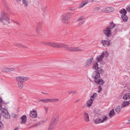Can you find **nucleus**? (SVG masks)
Segmentation results:
<instances>
[{
	"label": "nucleus",
	"mask_w": 130,
	"mask_h": 130,
	"mask_svg": "<svg viewBox=\"0 0 130 130\" xmlns=\"http://www.w3.org/2000/svg\"><path fill=\"white\" fill-rule=\"evenodd\" d=\"M84 118L85 121L86 122H88L89 121V117L88 114L85 112L84 113Z\"/></svg>",
	"instance_id": "2eb2a0df"
},
{
	"label": "nucleus",
	"mask_w": 130,
	"mask_h": 130,
	"mask_svg": "<svg viewBox=\"0 0 130 130\" xmlns=\"http://www.w3.org/2000/svg\"><path fill=\"white\" fill-rule=\"evenodd\" d=\"M119 12L121 14H125V15H126V14L127 13V12L126 10L124 9H122Z\"/></svg>",
	"instance_id": "7c9ffc66"
},
{
	"label": "nucleus",
	"mask_w": 130,
	"mask_h": 130,
	"mask_svg": "<svg viewBox=\"0 0 130 130\" xmlns=\"http://www.w3.org/2000/svg\"><path fill=\"white\" fill-rule=\"evenodd\" d=\"M108 117L106 115H104L102 116L101 118L102 123L106 122L108 119Z\"/></svg>",
	"instance_id": "5701e85b"
},
{
	"label": "nucleus",
	"mask_w": 130,
	"mask_h": 130,
	"mask_svg": "<svg viewBox=\"0 0 130 130\" xmlns=\"http://www.w3.org/2000/svg\"><path fill=\"white\" fill-rule=\"evenodd\" d=\"M1 113L3 116L7 119L10 118V116L7 111L5 109L3 108L1 110Z\"/></svg>",
	"instance_id": "6e6552de"
},
{
	"label": "nucleus",
	"mask_w": 130,
	"mask_h": 130,
	"mask_svg": "<svg viewBox=\"0 0 130 130\" xmlns=\"http://www.w3.org/2000/svg\"><path fill=\"white\" fill-rule=\"evenodd\" d=\"M13 21V22H14L15 21H13H13Z\"/></svg>",
	"instance_id": "e2e57ef3"
},
{
	"label": "nucleus",
	"mask_w": 130,
	"mask_h": 130,
	"mask_svg": "<svg viewBox=\"0 0 130 130\" xmlns=\"http://www.w3.org/2000/svg\"><path fill=\"white\" fill-rule=\"evenodd\" d=\"M93 57H92L89 58L86 61L84 67L87 68L91 66L93 64Z\"/></svg>",
	"instance_id": "423d86ee"
},
{
	"label": "nucleus",
	"mask_w": 130,
	"mask_h": 130,
	"mask_svg": "<svg viewBox=\"0 0 130 130\" xmlns=\"http://www.w3.org/2000/svg\"><path fill=\"white\" fill-rule=\"evenodd\" d=\"M124 100H130V93H128L125 94L123 97ZM130 104V101H124L123 102L121 105V107H124Z\"/></svg>",
	"instance_id": "20e7f679"
},
{
	"label": "nucleus",
	"mask_w": 130,
	"mask_h": 130,
	"mask_svg": "<svg viewBox=\"0 0 130 130\" xmlns=\"http://www.w3.org/2000/svg\"><path fill=\"white\" fill-rule=\"evenodd\" d=\"M78 101V100H77L75 101V102L76 103V102H77Z\"/></svg>",
	"instance_id": "052dcab7"
},
{
	"label": "nucleus",
	"mask_w": 130,
	"mask_h": 130,
	"mask_svg": "<svg viewBox=\"0 0 130 130\" xmlns=\"http://www.w3.org/2000/svg\"><path fill=\"white\" fill-rule=\"evenodd\" d=\"M39 101L40 102H42L43 103H45V99H40Z\"/></svg>",
	"instance_id": "37998d69"
},
{
	"label": "nucleus",
	"mask_w": 130,
	"mask_h": 130,
	"mask_svg": "<svg viewBox=\"0 0 130 130\" xmlns=\"http://www.w3.org/2000/svg\"><path fill=\"white\" fill-rule=\"evenodd\" d=\"M97 95V94L96 93H94L93 94L92 96L91 97V98H94L96 97Z\"/></svg>",
	"instance_id": "c9c22d12"
},
{
	"label": "nucleus",
	"mask_w": 130,
	"mask_h": 130,
	"mask_svg": "<svg viewBox=\"0 0 130 130\" xmlns=\"http://www.w3.org/2000/svg\"><path fill=\"white\" fill-rule=\"evenodd\" d=\"M2 71L4 72H8L7 68H6L3 69L2 70Z\"/></svg>",
	"instance_id": "58836bf2"
},
{
	"label": "nucleus",
	"mask_w": 130,
	"mask_h": 130,
	"mask_svg": "<svg viewBox=\"0 0 130 130\" xmlns=\"http://www.w3.org/2000/svg\"><path fill=\"white\" fill-rule=\"evenodd\" d=\"M0 21L2 22L4 24H6L7 23H9L10 19L6 16H4L2 17H0Z\"/></svg>",
	"instance_id": "9d476101"
},
{
	"label": "nucleus",
	"mask_w": 130,
	"mask_h": 130,
	"mask_svg": "<svg viewBox=\"0 0 130 130\" xmlns=\"http://www.w3.org/2000/svg\"><path fill=\"white\" fill-rule=\"evenodd\" d=\"M101 43L104 46H108L110 45V41L109 40H107L106 41L105 40H102L101 41Z\"/></svg>",
	"instance_id": "4468645a"
},
{
	"label": "nucleus",
	"mask_w": 130,
	"mask_h": 130,
	"mask_svg": "<svg viewBox=\"0 0 130 130\" xmlns=\"http://www.w3.org/2000/svg\"><path fill=\"white\" fill-rule=\"evenodd\" d=\"M85 18V17L84 16H82L81 17H80V18H78L77 20V21H80L81 20H83Z\"/></svg>",
	"instance_id": "72a5a7b5"
},
{
	"label": "nucleus",
	"mask_w": 130,
	"mask_h": 130,
	"mask_svg": "<svg viewBox=\"0 0 130 130\" xmlns=\"http://www.w3.org/2000/svg\"><path fill=\"white\" fill-rule=\"evenodd\" d=\"M85 6V5H84V4L82 2L81 3H80V4L78 6V8H82Z\"/></svg>",
	"instance_id": "473e14b6"
},
{
	"label": "nucleus",
	"mask_w": 130,
	"mask_h": 130,
	"mask_svg": "<svg viewBox=\"0 0 130 130\" xmlns=\"http://www.w3.org/2000/svg\"><path fill=\"white\" fill-rule=\"evenodd\" d=\"M54 128H51L50 126H49L47 130H53V129Z\"/></svg>",
	"instance_id": "de8ad7c7"
},
{
	"label": "nucleus",
	"mask_w": 130,
	"mask_h": 130,
	"mask_svg": "<svg viewBox=\"0 0 130 130\" xmlns=\"http://www.w3.org/2000/svg\"><path fill=\"white\" fill-rule=\"evenodd\" d=\"M114 9L112 7H106L104 8L103 9V11L106 13H109L113 11Z\"/></svg>",
	"instance_id": "9b49d317"
},
{
	"label": "nucleus",
	"mask_w": 130,
	"mask_h": 130,
	"mask_svg": "<svg viewBox=\"0 0 130 130\" xmlns=\"http://www.w3.org/2000/svg\"><path fill=\"white\" fill-rule=\"evenodd\" d=\"M51 102V99H45V103Z\"/></svg>",
	"instance_id": "e433bc0d"
},
{
	"label": "nucleus",
	"mask_w": 130,
	"mask_h": 130,
	"mask_svg": "<svg viewBox=\"0 0 130 130\" xmlns=\"http://www.w3.org/2000/svg\"><path fill=\"white\" fill-rule=\"evenodd\" d=\"M7 68L8 72L13 71L15 69V68Z\"/></svg>",
	"instance_id": "2f4dec72"
},
{
	"label": "nucleus",
	"mask_w": 130,
	"mask_h": 130,
	"mask_svg": "<svg viewBox=\"0 0 130 130\" xmlns=\"http://www.w3.org/2000/svg\"><path fill=\"white\" fill-rule=\"evenodd\" d=\"M109 116L110 118L112 117L115 115V113L114 111V109H112L109 112Z\"/></svg>",
	"instance_id": "4be33fe9"
},
{
	"label": "nucleus",
	"mask_w": 130,
	"mask_h": 130,
	"mask_svg": "<svg viewBox=\"0 0 130 130\" xmlns=\"http://www.w3.org/2000/svg\"><path fill=\"white\" fill-rule=\"evenodd\" d=\"M40 124H41V123L40 122H39V123H37L34 126H37L38 125H40Z\"/></svg>",
	"instance_id": "49530a36"
},
{
	"label": "nucleus",
	"mask_w": 130,
	"mask_h": 130,
	"mask_svg": "<svg viewBox=\"0 0 130 130\" xmlns=\"http://www.w3.org/2000/svg\"><path fill=\"white\" fill-rule=\"evenodd\" d=\"M14 22L15 23H16V24H17L19 25V24H20L19 23V22H17V21H14Z\"/></svg>",
	"instance_id": "864d4df0"
},
{
	"label": "nucleus",
	"mask_w": 130,
	"mask_h": 130,
	"mask_svg": "<svg viewBox=\"0 0 130 130\" xmlns=\"http://www.w3.org/2000/svg\"><path fill=\"white\" fill-rule=\"evenodd\" d=\"M128 124H130V119H129L128 121V123H127Z\"/></svg>",
	"instance_id": "4d7b16f0"
},
{
	"label": "nucleus",
	"mask_w": 130,
	"mask_h": 130,
	"mask_svg": "<svg viewBox=\"0 0 130 130\" xmlns=\"http://www.w3.org/2000/svg\"><path fill=\"white\" fill-rule=\"evenodd\" d=\"M59 100L58 98L51 99V102H58Z\"/></svg>",
	"instance_id": "c756f323"
},
{
	"label": "nucleus",
	"mask_w": 130,
	"mask_h": 130,
	"mask_svg": "<svg viewBox=\"0 0 130 130\" xmlns=\"http://www.w3.org/2000/svg\"><path fill=\"white\" fill-rule=\"evenodd\" d=\"M126 9L128 11H130V4L127 6L126 8Z\"/></svg>",
	"instance_id": "ea45409f"
},
{
	"label": "nucleus",
	"mask_w": 130,
	"mask_h": 130,
	"mask_svg": "<svg viewBox=\"0 0 130 130\" xmlns=\"http://www.w3.org/2000/svg\"><path fill=\"white\" fill-rule=\"evenodd\" d=\"M20 119V122L21 124H25L26 123L27 120V117L26 115H23Z\"/></svg>",
	"instance_id": "dca6fc26"
},
{
	"label": "nucleus",
	"mask_w": 130,
	"mask_h": 130,
	"mask_svg": "<svg viewBox=\"0 0 130 130\" xmlns=\"http://www.w3.org/2000/svg\"><path fill=\"white\" fill-rule=\"evenodd\" d=\"M103 32L105 34L107 37H109L111 35V32L110 29L109 27H107L103 30Z\"/></svg>",
	"instance_id": "1a4fd4ad"
},
{
	"label": "nucleus",
	"mask_w": 130,
	"mask_h": 130,
	"mask_svg": "<svg viewBox=\"0 0 130 130\" xmlns=\"http://www.w3.org/2000/svg\"><path fill=\"white\" fill-rule=\"evenodd\" d=\"M52 119L58 120V115L57 113H54L53 115Z\"/></svg>",
	"instance_id": "a878e982"
},
{
	"label": "nucleus",
	"mask_w": 130,
	"mask_h": 130,
	"mask_svg": "<svg viewBox=\"0 0 130 130\" xmlns=\"http://www.w3.org/2000/svg\"><path fill=\"white\" fill-rule=\"evenodd\" d=\"M29 78L27 77L22 76H18L16 77V79L18 82H23L29 80Z\"/></svg>",
	"instance_id": "0eeeda50"
},
{
	"label": "nucleus",
	"mask_w": 130,
	"mask_h": 130,
	"mask_svg": "<svg viewBox=\"0 0 130 130\" xmlns=\"http://www.w3.org/2000/svg\"><path fill=\"white\" fill-rule=\"evenodd\" d=\"M58 120L54 119H52L50 123L49 126L51 128H54L57 122L58 121Z\"/></svg>",
	"instance_id": "f8f14e48"
},
{
	"label": "nucleus",
	"mask_w": 130,
	"mask_h": 130,
	"mask_svg": "<svg viewBox=\"0 0 130 130\" xmlns=\"http://www.w3.org/2000/svg\"><path fill=\"white\" fill-rule=\"evenodd\" d=\"M72 13H66L64 14L62 16L61 21L63 23L69 24H70V18L71 14H73Z\"/></svg>",
	"instance_id": "7ed1b4c3"
},
{
	"label": "nucleus",
	"mask_w": 130,
	"mask_h": 130,
	"mask_svg": "<svg viewBox=\"0 0 130 130\" xmlns=\"http://www.w3.org/2000/svg\"><path fill=\"white\" fill-rule=\"evenodd\" d=\"M85 5L87 4L89 2L88 0H86L82 2Z\"/></svg>",
	"instance_id": "f704fd0d"
},
{
	"label": "nucleus",
	"mask_w": 130,
	"mask_h": 130,
	"mask_svg": "<svg viewBox=\"0 0 130 130\" xmlns=\"http://www.w3.org/2000/svg\"><path fill=\"white\" fill-rule=\"evenodd\" d=\"M15 45L18 47H22L23 48H27V47L25 45L22 44L20 43H16L14 44Z\"/></svg>",
	"instance_id": "a211bd4d"
},
{
	"label": "nucleus",
	"mask_w": 130,
	"mask_h": 130,
	"mask_svg": "<svg viewBox=\"0 0 130 130\" xmlns=\"http://www.w3.org/2000/svg\"><path fill=\"white\" fill-rule=\"evenodd\" d=\"M22 2L24 6L25 7H27L28 3L26 0H22Z\"/></svg>",
	"instance_id": "cd10ccee"
},
{
	"label": "nucleus",
	"mask_w": 130,
	"mask_h": 130,
	"mask_svg": "<svg viewBox=\"0 0 130 130\" xmlns=\"http://www.w3.org/2000/svg\"><path fill=\"white\" fill-rule=\"evenodd\" d=\"M93 102V100L91 99H90L86 103L87 106L89 107H90L92 105Z\"/></svg>",
	"instance_id": "6ab92c4d"
},
{
	"label": "nucleus",
	"mask_w": 130,
	"mask_h": 130,
	"mask_svg": "<svg viewBox=\"0 0 130 130\" xmlns=\"http://www.w3.org/2000/svg\"><path fill=\"white\" fill-rule=\"evenodd\" d=\"M2 106L0 104V110L1 109L2 110Z\"/></svg>",
	"instance_id": "6e6d98bb"
},
{
	"label": "nucleus",
	"mask_w": 130,
	"mask_h": 130,
	"mask_svg": "<svg viewBox=\"0 0 130 130\" xmlns=\"http://www.w3.org/2000/svg\"><path fill=\"white\" fill-rule=\"evenodd\" d=\"M30 116L32 118H35L37 117V113L36 110H34L31 111L30 113Z\"/></svg>",
	"instance_id": "ddd939ff"
},
{
	"label": "nucleus",
	"mask_w": 130,
	"mask_h": 130,
	"mask_svg": "<svg viewBox=\"0 0 130 130\" xmlns=\"http://www.w3.org/2000/svg\"><path fill=\"white\" fill-rule=\"evenodd\" d=\"M3 127V125L2 122L0 121V129H1Z\"/></svg>",
	"instance_id": "a19ab883"
},
{
	"label": "nucleus",
	"mask_w": 130,
	"mask_h": 130,
	"mask_svg": "<svg viewBox=\"0 0 130 130\" xmlns=\"http://www.w3.org/2000/svg\"><path fill=\"white\" fill-rule=\"evenodd\" d=\"M98 63L96 62H94V64L92 67V68L95 69L97 70L98 71V69H102V68H99L98 67Z\"/></svg>",
	"instance_id": "aec40b11"
},
{
	"label": "nucleus",
	"mask_w": 130,
	"mask_h": 130,
	"mask_svg": "<svg viewBox=\"0 0 130 130\" xmlns=\"http://www.w3.org/2000/svg\"><path fill=\"white\" fill-rule=\"evenodd\" d=\"M19 128L18 127H17L14 130H18Z\"/></svg>",
	"instance_id": "5fc2aeb1"
},
{
	"label": "nucleus",
	"mask_w": 130,
	"mask_h": 130,
	"mask_svg": "<svg viewBox=\"0 0 130 130\" xmlns=\"http://www.w3.org/2000/svg\"><path fill=\"white\" fill-rule=\"evenodd\" d=\"M92 1H94V0H92Z\"/></svg>",
	"instance_id": "680f3d73"
},
{
	"label": "nucleus",
	"mask_w": 130,
	"mask_h": 130,
	"mask_svg": "<svg viewBox=\"0 0 130 130\" xmlns=\"http://www.w3.org/2000/svg\"><path fill=\"white\" fill-rule=\"evenodd\" d=\"M84 21H81L80 22L79 24L78 25H81L82 24H83V23L84 22Z\"/></svg>",
	"instance_id": "a18cd8bd"
},
{
	"label": "nucleus",
	"mask_w": 130,
	"mask_h": 130,
	"mask_svg": "<svg viewBox=\"0 0 130 130\" xmlns=\"http://www.w3.org/2000/svg\"><path fill=\"white\" fill-rule=\"evenodd\" d=\"M121 17L123 21L124 22H125L127 21L128 19V17L125 14H123L121 16Z\"/></svg>",
	"instance_id": "412c9836"
},
{
	"label": "nucleus",
	"mask_w": 130,
	"mask_h": 130,
	"mask_svg": "<svg viewBox=\"0 0 130 130\" xmlns=\"http://www.w3.org/2000/svg\"><path fill=\"white\" fill-rule=\"evenodd\" d=\"M1 114L0 113V119L1 118Z\"/></svg>",
	"instance_id": "bf43d9fd"
},
{
	"label": "nucleus",
	"mask_w": 130,
	"mask_h": 130,
	"mask_svg": "<svg viewBox=\"0 0 130 130\" xmlns=\"http://www.w3.org/2000/svg\"><path fill=\"white\" fill-rule=\"evenodd\" d=\"M41 93L43 94H44V95H46V94H47V93H46V92H41Z\"/></svg>",
	"instance_id": "8fccbe9b"
},
{
	"label": "nucleus",
	"mask_w": 130,
	"mask_h": 130,
	"mask_svg": "<svg viewBox=\"0 0 130 130\" xmlns=\"http://www.w3.org/2000/svg\"><path fill=\"white\" fill-rule=\"evenodd\" d=\"M11 116L13 118L16 117L17 116V115L14 113H12Z\"/></svg>",
	"instance_id": "79ce46f5"
},
{
	"label": "nucleus",
	"mask_w": 130,
	"mask_h": 130,
	"mask_svg": "<svg viewBox=\"0 0 130 130\" xmlns=\"http://www.w3.org/2000/svg\"><path fill=\"white\" fill-rule=\"evenodd\" d=\"M46 112L47 113L48 111V108H45Z\"/></svg>",
	"instance_id": "09e8293b"
},
{
	"label": "nucleus",
	"mask_w": 130,
	"mask_h": 130,
	"mask_svg": "<svg viewBox=\"0 0 130 130\" xmlns=\"http://www.w3.org/2000/svg\"><path fill=\"white\" fill-rule=\"evenodd\" d=\"M70 10H75V8H71Z\"/></svg>",
	"instance_id": "603ef678"
},
{
	"label": "nucleus",
	"mask_w": 130,
	"mask_h": 130,
	"mask_svg": "<svg viewBox=\"0 0 130 130\" xmlns=\"http://www.w3.org/2000/svg\"><path fill=\"white\" fill-rule=\"evenodd\" d=\"M46 9V7H44L42 8L43 10H44V11Z\"/></svg>",
	"instance_id": "3c124183"
},
{
	"label": "nucleus",
	"mask_w": 130,
	"mask_h": 130,
	"mask_svg": "<svg viewBox=\"0 0 130 130\" xmlns=\"http://www.w3.org/2000/svg\"><path fill=\"white\" fill-rule=\"evenodd\" d=\"M18 87L20 89H21L23 86V83L22 82H18Z\"/></svg>",
	"instance_id": "c85d7f7f"
},
{
	"label": "nucleus",
	"mask_w": 130,
	"mask_h": 130,
	"mask_svg": "<svg viewBox=\"0 0 130 130\" xmlns=\"http://www.w3.org/2000/svg\"><path fill=\"white\" fill-rule=\"evenodd\" d=\"M108 53L107 51L103 52L101 55L97 56L96 58L97 61L99 62L103 60L104 58H106L108 56Z\"/></svg>",
	"instance_id": "39448f33"
},
{
	"label": "nucleus",
	"mask_w": 130,
	"mask_h": 130,
	"mask_svg": "<svg viewBox=\"0 0 130 130\" xmlns=\"http://www.w3.org/2000/svg\"><path fill=\"white\" fill-rule=\"evenodd\" d=\"M98 89L99 90L98 91V92L99 93L101 92L102 90V89L101 86H99L98 87Z\"/></svg>",
	"instance_id": "4c0bfd02"
},
{
	"label": "nucleus",
	"mask_w": 130,
	"mask_h": 130,
	"mask_svg": "<svg viewBox=\"0 0 130 130\" xmlns=\"http://www.w3.org/2000/svg\"><path fill=\"white\" fill-rule=\"evenodd\" d=\"M76 92L75 91H69V94H71V93H75Z\"/></svg>",
	"instance_id": "c03bdc74"
},
{
	"label": "nucleus",
	"mask_w": 130,
	"mask_h": 130,
	"mask_svg": "<svg viewBox=\"0 0 130 130\" xmlns=\"http://www.w3.org/2000/svg\"><path fill=\"white\" fill-rule=\"evenodd\" d=\"M103 72L102 69H98V71H95L93 73L92 77L96 84L102 85L104 84L105 82L102 79H99L100 73L103 74Z\"/></svg>",
	"instance_id": "f03ea898"
},
{
	"label": "nucleus",
	"mask_w": 130,
	"mask_h": 130,
	"mask_svg": "<svg viewBox=\"0 0 130 130\" xmlns=\"http://www.w3.org/2000/svg\"><path fill=\"white\" fill-rule=\"evenodd\" d=\"M121 106H118L115 109V111L116 112L118 113L119 112L121 109Z\"/></svg>",
	"instance_id": "bb28decb"
},
{
	"label": "nucleus",
	"mask_w": 130,
	"mask_h": 130,
	"mask_svg": "<svg viewBox=\"0 0 130 130\" xmlns=\"http://www.w3.org/2000/svg\"><path fill=\"white\" fill-rule=\"evenodd\" d=\"M94 123L95 124H99L102 123L101 119L100 118H98L94 120Z\"/></svg>",
	"instance_id": "b1692460"
},
{
	"label": "nucleus",
	"mask_w": 130,
	"mask_h": 130,
	"mask_svg": "<svg viewBox=\"0 0 130 130\" xmlns=\"http://www.w3.org/2000/svg\"><path fill=\"white\" fill-rule=\"evenodd\" d=\"M42 27L40 25H37L36 29V31L37 34H39L41 32Z\"/></svg>",
	"instance_id": "f3484780"
},
{
	"label": "nucleus",
	"mask_w": 130,
	"mask_h": 130,
	"mask_svg": "<svg viewBox=\"0 0 130 130\" xmlns=\"http://www.w3.org/2000/svg\"><path fill=\"white\" fill-rule=\"evenodd\" d=\"M42 44L56 48H64L66 50L69 51L78 52L85 51L84 49L79 47H71L67 44L58 42H43Z\"/></svg>",
	"instance_id": "f257e3e1"
},
{
	"label": "nucleus",
	"mask_w": 130,
	"mask_h": 130,
	"mask_svg": "<svg viewBox=\"0 0 130 130\" xmlns=\"http://www.w3.org/2000/svg\"><path fill=\"white\" fill-rule=\"evenodd\" d=\"M115 26V25L113 23V22H110V25L109 27H109V29H112Z\"/></svg>",
	"instance_id": "393cba45"
},
{
	"label": "nucleus",
	"mask_w": 130,
	"mask_h": 130,
	"mask_svg": "<svg viewBox=\"0 0 130 130\" xmlns=\"http://www.w3.org/2000/svg\"><path fill=\"white\" fill-rule=\"evenodd\" d=\"M2 101L1 99L0 98V103H1Z\"/></svg>",
	"instance_id": "13d9d810"
}]
</instances>
